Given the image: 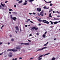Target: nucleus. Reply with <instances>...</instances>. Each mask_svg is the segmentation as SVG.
Returning a JSON list of instances; mask_svg holds the SVG:
<instances>
[{
  "label": "nucleus",
  "mask_w": 60,
  "mask_h": 60,
  "mask_svg": "<svg viewBox=\"0 0 60 60\" xmlns=\"http://www.w3.org/2000/svg\"><path fill=\"white\" fill-rule=\"evenodd\" d=\"M44 1H45V2L46 3H47V2H47V1H46V0H44Z\"/></svg>",
  "instance_id": "nucleus-49"
},
{
  "label": "nucleus",
  "mask_w": 60,
  "mask_h": 60,
  "mask_svg": "<svg viewBox=\"0 0 60 60\" xmlns=\"http://www.w3.org/2000/svg\"><path fill=\"white\" fill-rule=\"evenodd\" d=\"M42 36L43 37V38H45L46 37V35L45 34L43 35Z\"/></svg>",
  "instance_id": "nucleus-18"
},
{
  "label": "nucleus",
  "mask_w": 60,
  "mask_h": 60,
  "mask_svg": "<svg viewBox=\"0 0 60 60\" xmlns=\"http://www.w3.org/2000/svg\"><path fill=\"white\" fill-rule=\"evenodd\" d=\"M11 19H12L13 18V17H12V15H11Z\"/></svg>",
  "instance_id": "nucleus-29"
},
{
  "label": "nucleus",
  "mask_w": 60,
  "mask_h": 60,
  "mask_svg": "<svg viewBox=\"0 0 60 60\" xmlns=\"http://www.w3.org/2000/svg\"><path fill=\"white\" fill-rule=\"evenodd\" d=\"M42 50V49H39L36 52H37V51H41V50Z\"/></svg>",
  "instance_id": "nucleus-11"
},
{
  "label": "nucleus",
  "mask_w": 60,
  "mask_h": 60,
  "mask_svg": "<svg viewBox=\"0 0 60 60\" xmlns=\"http://www.w3.org/2000/svg\"><path fill=\"white\" fill-rule=\"evenodd\" d=\"M13 14H14L15 15V14H17V12H13Z\"/></svg>",
  "instance_id": "nucleus-9"
},
{
  "label": "nucleus",
  "mask_w": 60,
  "mask_h": 60,
  "mask_svg": "<svg viewBox=\"0 0 60 60\" xmlns=\"http://www.w3.org/2000/svg\"><path fill=\"white\" fill-rule=\"evenodd\" d=\"M4 25H3V26H2V27H4Z\"/></svg>",
  "instance_id": "nucleus-53"
},
{
  "label": "nucleus",
  "mask_w": 60,
  "mask_h": 60,
  "mask_svg": "<svg viewBox=\"0 0 60 60\" xmlns=\"http://www.w3.org/2000/svg\"><path fill=\"white\" fill-rule=\"evenodd\" d=\"M49 22H51V24H52V25H53V23H54L52 22V21H49Z\"/></svg>",
  "instance_id": "nucleus-19"
},
{
  "label": "nucleus",
  "mask_w": 60,
  "mask_h": 60,
  "mask_svg": "<svg viewBox=\"0 0 60 60\" xmlns=\"http://www.w3.org/2000/svg\"><path fill=\"white\" fill-rule=\"evenodd\" d=\"M49 54H50V53H47L46 54H45L44 55V56H46V55H49Z\"/></svg>",
  "instance_id": "nucleus-25"
},
{
  "label": "nucleus",
  "mask_w": 60,
  "mask_h": 60,
  "mask_svg": "<svg viewBox=\"0 0 60 60\" xmlns=\"http://www.w3.org/2000/svg\"><path fill=\"white\" fill-rule=\"evenodd\" d=\"M38 28H36L35 27V30L36 31V30H38Z\"/></svg>",
  "instance_id": "nucleus-24"
},
{
  "label": "nucleus",
  "mask_w": 60,
  "mask_h": 60,
  "mask_svg": "<svg viewBox=\"0 0 60 60\" xmlns=\"http://www.w3.org/2000/svg\"><path fill=\"white\" fill-rule=\"evenodd\" d=\"M57 17H60V15H57Z\"/></svg>",
  "instance_id": "nucleus-47"
},
{
  "label": "nucleus",
  "mask_w": 60,
  "mask_h": 60,
  "mask_svg": "<svg viewBox=\"0 0 60 60\" xmlns=\"http://www.w3.org/2000/svg\"><path fill=\"white\" fill-rule=\"evenodd\" d=\"M8 1H6L5 2V3H8Z\"/></svg>",
  "instance_id": "nucleus-41"
},
{
  "label": "nucleus",
  "mask_w": 60,
  "mask_h": 60,
  "mask_svg": "<svg viewBox=\"0 0 60 60\" xmlns=\"http://www.w3.org/2000/svg\"><path fill=\"white\" fill-rule=\"evenodd\" d=\"M2 44V42L0 43V45H1V44Z\"/></svg>",
  "instance_id": "nucleus-50"
},
{
  "label": "nucleus",
  "mask_w": 60,
  "mask_h": 60,
  "mask_svg": "<svg viewBox=\"0 0 60 60\" xmlns=\"http://www.w3.org/2000/svg\"><path fill=\"white\" fill-rule=\"evenodd\" d=\"M29 43H24V44L25 45H28L29 44Z\"/></svg>",
  "instance_id": "nucleus-8"
},
{
  "label": "nucleus",
  "mask_w": 60,
  "mask_h": 60,
  "mask_svg": "<svg viewBox=\"0 0 60 60\" xmlns=\"http://www.w3.org/2000/svg\"><path fill=\"white\" fill-rule=\"evenodd\" d=\"M8 50V51H13V52H16V51H18V50L16 49V50H15L14 49H9L7 50Z\"/></svg>",
  "instance_id": "nucleus-2"
},
{
  "label": "nucleus",
  "mask_w": 60,
  "mask_h": 60,
  "mask_svg": "<svg viewBox=\"0 0 60 60\" xmlns=\"http://www.w3.org/2000/svg\"><path fill=\"white\" fill-rule=\"evenodd\" d=\"M37 35H39V33H37Z\"/></svg>",
  "instance_id": "nucleus-61"
},
{
  "label": "nucleus",
  "mask_w": 60,
  "mask_h": 60,
  "mask_svg": "<svg viewBox=\"0 0 60 60\" xmlns=\"http://www.w3.org/2000/svg\"><path fill=\"white\" fill-rule=\"evenodd\" d=\"M42 56H43V55H42L40 56L39 57H38V58H41V57H42Z\"/></svg>",
  "instance_id": "nucleus-17"
},
{
  "label": "nucleus",
  "mask_w": 60,
  "mask_h": 60,
  "mask_svg": "<svg viewBox=\"0 0 60 60\" xmlns=\"http://www.w3.org/2000/svg\"><path fill=\"white\" fill-rule=\"evenodd\" d=\"M11 41H14V39H11Z\"/></svg>",
  "instance_id": "nucleus-34"
},
{
  "label": "nucleus",
  "mask_w": 60,
  "mask_h": 60,
  "mask_svg": "<svg viewBox=\"0 0 60 60\" xmlns=\"http://www.w3.org/2000/svg\"><path fill=\"white\" fill-rule=\"evenodd\" d=\"M56 58L54 57H53L52 59V60H55Z\"/></svg>",
  "instance_id": "nucleus-21"
},
{
  "label": "nucleus",
  "mask_w": 60,
  "mask_h": 60,
  "mask_svg": "<svg viewBox=\"0 0 60 60\" xmlns=\"http://www.w3.org/2000/svg\"><path fill=\"white\" fill-rule=\"evenodd\" d=\"M56 19H55V20H58V19H58V18H56Z\"/></svg>",
  "instance_id": "nucleus-28"
},
{
  "label": "nucleus",
  "mask_w": 60,
  "mask_h": 60,
  "mask_svg": "<svg viewBox=\"0 0 60 60\" xmlns=\"http://www.w3.org/2000/svg\"><path fill=\"white\" fill-rule=\"evenodd\" d=\"M19 59H22V57H20Z\"/></svg>",
  "instance_id": "nucleus-33"
},
{
  "label": "nucleus",
  "mask_w": 60,
  "mask_h": 60,
  "mask_svg": "<svg viewBox=\"0 0 60 60\" xmlns=\"http://www.w3.org/2000/svg\"><path fill=\"white\" fill-rule=\"evenodd\" d=\"M38 21H39V22H44L45 23L47 24H49V22H48V21H47L46 20H43V21H42L39 19H38Z\"/></svg>",
  "instance_id": "nucleus-1"
},
{
  "label": "nucleus",
  "mask_w": 60,
  "mask_h": 60,
  "mask_svg": "<svg viewBox=\"0 0 60 60\" xmlns=\"http://www.w3.org/2000/svg\"><path fill=\"white\" fill-rule=\"evenodd\" d=\"M55 12L56 13H58V14H59V13L58 12V11H56Z\"/></svg>",
  "instance_id": "nucleus-27"
},
{
  "label": "nucleus",
  "mask_w": 60,
  "mask_h": 60,
  "mask_svg": "<svg viewBox=\"0 0 60 60\" xmlns=\"http://www.w3.org/2000/svg\"><path fill=\"white\" fill-rule=\"evenodd\" d=\"M40 25H41V23H39L38 25V26H40Z\"/></svg>",
  "instance_id": "nucleus-45"
},
{
  "label": "nucleus",
  "mask_w": 60,
  "mask_h": 60,
  "mask_svg": "<svg viewBox=\"0 0 60 60\" xmlns=\"http://www.w3.org/2000/svg\"><path fill=\"white\" fill-rule=\"evenodd\" d=\"M17 60V58H15V60Z\"/></svg>",
  "instance_id": "nucleus-59"
},
{
  "label": "nucleus",
  "mask_w": 60,
  "mask_h": 60,
  "mask_svg": "<svg viewBox=\"0 0 60 60\" xmlns=\"http://www.w3.org/2000/svg\"><path fill=\"white\" fill-rule=\"evenodd\" d=\"M33 59V58H30V59L31 60L32 59Z\"/></svg>",
  "instance_id": "nucleus-63"
},
{
  "label": "nucleus",
  "mask_w": 60,
  "mask_h": 60,
  "mask_svg": "<svg viewBox=\"0 0 60 60\" xmlns=\"http://www.w3.org/2000/svg\"><path fill=\"white\" fill-rule=\"evenodd\" d=\"M49 8H46V9H49Z\"/></svg>",
  "instance_id": "nucleus-60"
},
{
  "label": "nucleus",
  "mask_w": 60,
  "mask_h": 60,
  "mask_svg": "<svg viewBox=\"0 0 60 60\" xmlns=\"http://www.w3.org/2000/svg\"><path fill=\"white\" fill-rule=\"evenodd\" d=\"M22 0H21L20 1H19L18 3L19 4H21V3H22Z\"/></svg>",
  "instance_id": "nucleus-13"
},
{
  "label": "nucleus",
  "mask_w": 60,
  "mask_h": 60,
  "mask_svg": "<svg viewBox=\"0 0 60 60\" xmlns=\"http://www.w3.org/2000/svg\"><path fill=\"white\" fill-rule=\"evenodd\" d=\"M34 1V0H29V1L32 3V1Z\"/></svg>",
  "instance_id": "nucleus-16"
},
{
  "label": "nucleus",
  "mask_w": 60,
  "mask_h": 60,
  "mask_svg": "<svg viewBox=\"0 0 60 60\" xmlns=\"http://www.w3.org/2000/svg\"><path fill=\"white\" fill-rule=\"evenodd\" d=\"M16 49H21V47H17L16 48Z\"/></svg>",
  "instance_id": "nucleus-6"
},
{
  "label": "nucleus",
  "mask_w": 60,
  "mask_h": 60,
  "mask_svg": "<svg viewBox=\"0 0 60 60\" xmlns=\"http://www.w3.org/2000/svg\"><path fill=\"white\" fill-rule=\"evenodd\" d=\"M57 23H58L57 22H54V24H57Z\"/></svg>",
  "instance_id": "nucleus-20"
},
{
  "label": "nucleus",
  "mask_w": 60,
  "mask_h": 60,
  "mask_svg": "<svg viewBox=\"0 0 60 60\" xmlns=\"http://www.w3.org/2000/svg\"><path fill=\"white\" fill-rule=\"evenodd\" d=\"M16 19H17V18L15 17H13L12 18V19H13L14 21H16Z\"/></svg>",
  "instance_id": "nucleus-5"
},
{
  "label": "nucleus",
  "mask_w": 60,
  "mask_h": 60,
  "mask_svg": "<svg viewBox=\"0 0 60 60\" xmlns=\"http://www.w3.org/2000/svg\"><path fill=\"white\" fill-rule=\"evenodd\" d=\"M12 9H9V11H12Z\"/></svg>",
  "instance_id": "nucleus-35"
},
{
  "label": "nucleus",
  "mask_w": 60,
  "mask_h": 60,
  "mask_svg": "<svg viewBox=\"0 0 60 60\" xmlns=\"http://www.w3.org/2000/svg\"><path fill=\"white\" fill-rule=\"evenodd\" d=\"M46 7H44L43 8H44V9H46Z\"/></svg>",
  "instance_id": "nucleus-37"
},
{
  "label": "nucleus",
  "mask_w": 60,
  "mask_h": 60,
  "mask_svg": "<svg viewBox=\"0 0 60 60\" xmlns=\"http://www.w3.org/2000/svg\"><path fill=\"white\" fill-rule=\"evenodd\" d=\"M14 6V7H15V8H16V7L17 6H16V5H15Z\"/></svg>",
  "instance_id": "nucleus-36"
},
{
  "label": "nucleus",
  "mask_w": 60,
  "mask_h": 60,
  "mask_svg": "<svg viewBox=\"0 0 60 60\" xmlns=\"http://www.w3.org/2000/svg\"><path fill=\"white\" fill-rule=\"evenodd\" d=\"M1 8H2V7L0 5V9H1Z\"/></svg>",
  "instance_id": "nucleus-31"
},
{
  "label": "nucleus",
  "mask_w": 60,
  "mask_h": 60,
  "mask_svg": "<svg viewBox=\"0 0 60 60\" xmlns=\"http://www.w3.org/2000/svg\"><path fill=\"white\" fill-rule=\"evenodd\" d=\"M23 4V5H25L27 4V3H26V2H25L24 3V4Z\"/></svg>",
  "instance_id": "nucleus-22"
},
{
  "label": "nucleus",
  "mask_w": 60,
  "mask_h": 60,
  "mask_svg": "<svg viewBox=\"0 0 60 60\" xmlns=\"http://www.w3.org/2000/svg\"><path fill=\"white\" fill-rule=\"evenodd\" d=\"M10 38L12 37V35H10Z\"/></svg>",
  "instance_id": "nucleus-39"
},
{
  "label": "nucleus",
  "mask_w": 60,
  "mask_h": 60,
  "mask_svg": "<svg viewBox=\"0 0 60 60\" xmlns=\"http://www.w3.org/2000/svg\"><path fill=\"white\" fill-rule=\"evenodd\" d=\"M38 15L39 16H40V14L39 13H38Z\"/></svg>",
  "instance_id": "nucleus-44"
},
{
  "label": "nucleus",
  "mask_w": 60,
  "mask_h": 60,
  "mask_svg": "<svg viewBox=\"0 0 60 60\" xmlns=\"http://www.w3.org/2000/svg\"><path fill=\"white\" fill-rule=\"evenodd\" d=\"M47 47H45L42 48V50H43V49H47Z\"/></svg>",
  "instance_id": "nucleus-10"
},
{
  "label": "nucleus",
  "mask_w": 60,
  "mask_h": 60,
  "mask_svg": "<svg viewBox=\"0 0 60 60\" xmlns=\"http://www.w3.org/2000/svg\"><path fill=\"white\" fill-rule=\"evenodd\" d=\"M8 45H10V42H8Z\"/></svg>",
  "instance_id": "nucleus-62"
},
{
  "label": "nucleus",
  "mask_w": 60,
  "mask_h": 60,
  "mask_svg": "<svg viewBox=\"0 0 60 60\" xmlns=\"http://www.w3.org/2000/svg\"><path fill=\"white\" fill-rule=\"evenodd\" d=\"M3 52H2L0 54V56H1V55H3Z\"/></svg>",
  "instance_id": "nucleus-32"
},
{
  "label": "nucleus",
  "mask_w": 60,
  "mask_h": 60,
  "mask_svg": "<svg viewBox=\"0 0 60 60\" xmlns=\"http://www.w3.org/2000/svg\"><path fill=\"white\" fill-rule=\"evenodd\" d=\"M38 11H41V9L40 8H37Z\"/></svg>",
  "instance_id": "nucleus-4"
},
{
  "label": "nucleus",
  "mask_w": 60,
  "mask_h": 60,
  "mask_svg": "<svg viewBox=\"0 0 60 60\" xmlns=\"http://www.w3.org/2000/svg\"><path fill=\"white\" fill-rule=\"evenodd\" d=\"M47 34V32H45V34Z\"/></svg>",
  "instance_id": "nucleus-56"
},
{
  "label": "nucleus",
  "mask_w": 60,
  "mask_h": 60,
  "mask_svg": "<svg viewBox=\"0 0 60 60\" xmlns=\"http://www.w3.org/2000/svg\"><path fill=\"white\" fill-rule=\"evenodd\" d=\"M29 14H30V15H31L32 13H29Z\"/></svg>",
  "instance_id": "nucleus-48"
},
{
  "label": "nucleus",
  "mask_w": 60,
  "mask_h": 60,
  "mask_svg": "<svg viewBox=\"0 0 60 60\" xmlns=\"http://www.w3.org/2000/svg\"><path fill=\"white\" fill-rule=\"evenodd\" d=\"M43 11H42V12H41L40 13V15L41 16H43Z\"/></svg>",
  "instance_id": "nucleus-3"
},
{
  "label": "nucleus",
  "mask_w": 60,
  "mask_h": 60,
  "mask_svg": "<svg viewBox=\"0 0 60 60\" xmlns=\"http://www.w3.org/2000/svg\"><path fill=\"white\" fill-rule=\"evenodd\" d=\"M32 35L31 34H30V36H32Z\"/></svg>",
  "instance_id": "nucleus-54"
},
{
  "label": "nucleus",
  "mask_w": 60,
  "mask_h": 60,
  "mask_svg": "<svg viewBox=\"0 0 60 60\" xmlns=\"http://www.w3.org/2000/svg\"><path fill=\"white\" fill-rule=\"evenodd\" d=\"M33 14L34 15H35L36 13H33Z\"/></svg>",
  "instance_id": "nucleus-43"
},
{
  "label": "nucleus",
  "mask_w": 60,
  "mask_h": 60,
  "mask_svg": "<svg viewBox=\"0 0 60 60\" xmlns=\"http://www.w3.org/2000/svg\"><path fill=\"white\" fill-rule=\"evenodd\" d=\"M49 11H53V9H50L49 10Z\"/></svg>",
  "instance_id": "nucleus-40"
},
{
  "label": "nucleus",
  "mask_w": 60,
  "mask_h": 60,
  "mask_svg": "<svg viewBox=\"0 0 60 60\" xmlns=\"http://www.w3.org/2000/svg\"><path fill=\"white\" fill-rule=\"evenodd\" d=\"M16 30L17 31H19V28H18V27L17 26L16 27H15Z\"/></svg>",
  "instance_id": "nucleus-7"
},
{
  "label": "nucleus",
  "mask_w": 60,
  "mask_h": 60,
  "mask_svg": "<svg viewBox=\"0 0 60 60\" xmlns=\"http://www.w3.org/2000/svg\"><path fill=\"white\" fill-rule=\"evenodd\" d=\"M44 46H47V44H45L44 45Z\"/></svg>",
  "instance_id": "nucleus-52"
},
{
  "label": "nucleus",
  "mask_w": 60,
  "mask_h": 60,
  "mask_svg": "<svg viewBox=\"0 0 60 60\" xmlns=\"http://www.w3.org/2000/svg\"><path fill=\"white\" fill-rule=\"evenodd\" d=\"M1 5L3 6V7H5V6L2 3H1Z\"/></svg>",
  "instance_id": "nucleus-14"
},
{
  "label": "nucleus",
  "mask_w": 60,
  "mask_h": 60,
  "mask_svg": "<svg viewBox=\"0 0 60 60\" xmlns=\"http://www.w3.org/2000/svg\"><path fill=\"white\" fill-rule=\"evenodd\" d=\"M54 41H55V40H56V38H54Z\"/></svg>",
  "instance_id": "nucleus-58"
},
{
  "label": "nucleus",
  "mask_w": 60,
  "mask_h": 60,
  "mask_svg": "<svg viewBox=\"0 0 60 60\" xmlns=\"http://www.w3.org/2000/svg\"><path fill=\"white\" fill-rule=\"evenodd\" d=\"M42 59V58H40L38 59V60H41Z\"/></svg>",
  "instance_id": "nucleus-30"
},
{
  "label": "nucleus",
  "mask_w": 60,
  "mask_h": 60,
  "mask_svg": "<svg viewBox=\"0 0 60 60\" xmlns=\"http://www.w3.org/2000/svg\"><path fill=\"white\" fill-rule=\"evenodd\" d=\"M9 13H10V14H11V12H9Z\"/></svg>",
  "instance_id": "nucleus-51"
},
{
  "label": "nucleus",
  "mask_w": 60,
  "mask_h": 60,
  "mask_svg": "<svg viewBox=\"0 0 60 60\" xmlns=\"http://www.w3.org/2000/svg\"><path fill=\"white\" fill-rule=\"evenodd\" d=\"M35 28V27H33L31 29V30H34Z\"/></svg>",
  "instance_id": "nucleus-12"
},
{
  "label": "nucleus",
  "mask_w": 60,
  "mask_h": 60,
  "mask_svg": "<svg viewBox=\"0 0 60 60\" xmlns=\"http://www.w3.org/2000/svg\"><path fill=\"white\" fill-rule=\"evenodd\" d=\"M30 22H31V23H33V22L32 21H30Z\"/></svg>",
  "instance_id": "nucleus-42"
},
{
  "label": "nucleus",
  "mask_w": 60,
  "mask_h": 60,
  "mask_svg": "<svg viewBox=\"0 0 60 60\" xmlns=\"http://www.w3.org/2000/svg\"><path fill=\"white\" fill-rule=\"evenodd\" d=\"M8 56L9 57H12V55H8Z\"/></svg>",
  "instance_id": "nucleus-23"
},
{
  "label": "nucleus",
  "mask_w": 60,
  "mask_h": 60,
  "mask_svg": "<svg viewBox=\"0 0 60 60\" xmlns=\"http://www.w3.org/2000/svg\"><path fill=\"white\" fill-rule=\"evenodd\" d=\"M53 13H55V11H53L52 12Z\"/></svg>",
  "instance_id": "nucleus-57"
},
{
  "label": "nucleus",
  "mask_w": 60,
  "mask_h": 60,
  "mask_svg": "<svg viewBox=\"0 0 60 60\" xmlns=\"http://www.w3.org/2000/svg\"><path fill=\"white\" fill-rule=\"evenodd\" d=\"M25 26V27H27V25H26Z\"/></svg>",
  "instance_id": "nucleus-55"
},
{
  "label": "nucleus",
  "mask_w": 60,
  "mask_h": 60,
  "mask_svg": "<svg viewBox=\"0 0 60 60\" xmlns=\"http://www.w3.org/2000/svg\"><path fill=\"white\" fill-rule=\"evenodd\" d=\"M12 60H15V59H14V58H13V59H12Z\"/></svg>",
  "instance_id": "nucleus-64"
},
{
  "label": "nucleus",
  "mask_w": 60,
  "mask_h": 60,
  "mask_svg": "<svg viewBox=\"0 0 60 60\" xmlns=\"http://www.w3.org/2000/svg\"><path fill=\"white\" fill-rule=\"evenodd\" d=\"M53 5V4H50V6H52Z\"/></svg>",
  "instance_id": "nucleus-38"
},
{
  "label": "nucleus",
  "mask_w": 60,
  "mask_h": 60,
  "mask_svg": "<svg viewBox=\"0 0 60 60\" xmlns=\"http://www.w3.org/2000/svg\"><path fill=\"white\" fill-rule=\"evenodd\" d=\"M51 1H49V2H47V3H51Z\"/></svg>",
  "instance_id": "nucleus-46"
},
{
  "label": "nucleus",
  "mask_w": 60,
  "mask_h": 60,
  "mask_svg": "<svg viewBox=\"0 0 60 60\" xmlns=\"http://www.w3.org/2000/svg\"><path fill=\"white\" fill-rule=\"evenodd\" d=\"M12 53L11 52L10 53H9V55H12Z\"/></svg>",
  "instance_id": "nucleus-26"
},
{
  "label": "nucleus",
  "mask_w": 60,
  "mask_h": 60,
  "mask_svg": "<svg viewBox=\"0 0 60 60\" xmlns=\"http://www.w3.org/2000/svg\"><path fill=\"white\" fill-rule=\"evenodd\" d=\"M51 13H50L49 14V17L50 18H51V17H52V16H51Z\"/></svg>",
  "instance_id": "nucleus-15"
}]
</instances>
